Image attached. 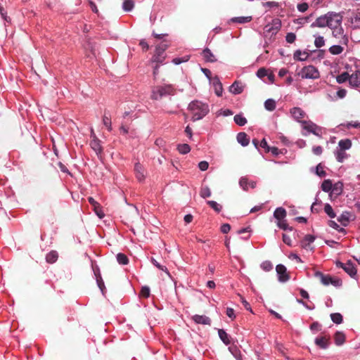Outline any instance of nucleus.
<instances>
[{"instance_id": "obj_1", "label": "nucleus", "mask_w": 360, "mask_h": 360, "mask_svg": "<svg viewBox=\"0 0 360 360\" xmlns=\"http://www.w3.org/2000/svg\"><path fill=\"white\" fill-rule=\"evenodd\" d=\"M188 109L193 113V121L202 119L209 112L208 105L198 101H192L188 105Z\"/></svg>"}, {"instance_id": "obj_2", "label": "nucleus", "mask_w": 360, "mask_h": 360, "mask_svg": "<svg viewBox=\"0 0 360 360\" xmlns=\"http://www.w3.org/2000/svg\"><path fill=\"white\" fill-rule=\"evenodd\" d=\"M174 94L175 89L172 85H158L152 88L150 98L153 100H160L167 96H172Z\"/></svg>"}, {"instance_id": "obj_3", "label": "nucleus", "mask_w": 360, "mask_h": 360, "mask_svg": "<svg viewBox=\"0 0 360 360\" xmlns=\"http://www.w3.org/2000/svg\"><path fill=\"white\" fill-rule=\"evenodd\" d=\"M314 276L319 278L321 283L324 285L331 284L335 287H339L342 285V281L340 279L332 277L329 274H324L319 271H315Z\"/></svg>"}, {"instance_id": "obj_4", "label": "nucleus", "mask_w": 360, "mask_h": 360, "mask_svg": "<svg viewBox=\"0 0 360 360\" xmlns=\"http://www.w3.org/2000/svg\"><path fill=\"white\" fill-rule=\"evenodd\" d=\"M300 75H301L302 78L305 79H317L319 77V72L313 65H308L306 67H304Z\"/></svg>"}, {"instance_id": "obj_5", "label": "nucleus", "mask_w": 360, "mask_h": 360, "mask_svg": "<svg viewBox=\"0 0 360 360\" xmlns=\"http://www.w3.org/2000/svg\"><path fill=\"white\" fill-rule=\"evenodd\" d=\"M328 25L327 27L331 30L341 25L342 17L338 14L328 13Z\"/></svg>"}, {"instance_id": "obj_6", "label": "nucleus", "mask_w": 360, "mask_h": 360, "mask_svg": "<svg viewBox=\"0 0 360 360\" xmlns=\"http://www.w3.org/2000/svg\"><path fill=\"white\" fill-rule=\"evenodd\" d=\"M277 274H278V280L281 282H285L290 279V276L287 273L286 267L283 264H278L276 267Z\"/></svg>"}, {"instance_id": "obj_7", "label": "nucleus", "mask_w": 360, "mask_h": 360, "mask_svg": "<svg viewBox=\"0 0 360 360\" xmlns=\"http://www.w3.org/2000/svg\"><path fill=\"white\" fill-rule=\"evenodd\" d=\"M349 84L353 88L360 87V71L356 70L349 75Z\"/></svg>"}, {"instance_id": "obj_8", "label": "nucleus", "mask_w": 360, "mask_h": 360, "mask_svg": "<svg viewBox=\"0 0 360 360\" xmlns=\"http://www.w3.org/2000/svg\"><path fill=\"white\" fill-rule=\"evenodd\" d=\"M292 117L299 122L302 123V119L305 117L306 113L300 108L295 107L290 110Z\"/></svg>"}, {"instance_id": "obj_9", "label": "nucleus", "mask_w": 360, "mask_h": 360, "mask_svg": "<svg viewBox=\"0 0 360 360\" xmlns=\"http://www.w3.org/2000/svg\"><path fill=\"white\" fill-rule=\"evenodd\" d=\"M90 146L96 152L97 155H100L103 153V147L101 145V141L96 136H94V139H91Z\"/></svg>"}, {"instance_id": "obj_10", "label": "nucleus", "mask_w": 360, "mask_h": 360, "mask_svg": "<svg viewBox=\"0 0 360 360\" xmlns=\"http://www.w3.org/2000/svg\"><path fill=\"white\" fill-rule=\"evenodd\" d=\"M88 201L94 207V211L98 215V217L100 219H102L105 214L101 210L100 204L98 202H96L92 197L88 198Z\"/></svg>"}, {"instance_id": "obj_11", "label": "nucleus", "mask_w": 360, "mask_h": 360, "mask_svg": "<svg viewBox=\"0 0 360 360\" xmlns=\"http://www.w3.org/2000/svg\"><path fill=\"white\" fill-rule=\"evenodd\" d=\"M328 13L318 18L314 22L311 24V27H324L328 25Z\"/></svg>"}, {"instance_id": "obj_12", "label": "nucleus", "mask_w": 360, "mask_h": 360, "mask_svg": "<svg viewBox=\"0 0 360 360\" xmlns=\"http://www.w3.org/2000/svg\"><path fill=\"white\" fill-rule=\"evenodd\" d=\"M168 45L166 43H161L156 46V53L154 60L157 63L162 61L161 54L167 49Z\"/></svg>"}, {"instance_id": "obj_13", "label": "nucleus", "mask_w": 360, "mask_h": 360, "mask_svg": "<svg viewBox=\"0 0 360 360\" xmlns=\"http://www.w3.org/2000/svg\"><path fill=\"white\" fill-rule=\"evenodd\" d=\"M315 344L321 349H326L330 344V338L326 336L316 338Z\"/></svg>"}, {"instance_id": "obj_14", "label": "nucleus", "mask_w": 360, "mask_h": 360, "mask_svg": "<svg viewBox=\"0 0 360 360\" xmlns=\"http://www.w3.org/2000/svg\"><path fill=\"white\" fill-rule=\"evenodd\" d=\"M344 270L347 272L352 278H354L356 275V269L354 264L351 261H348L345 265H344Z\"/></svg>"}, {"instance_id": "obj_15", "label": "nucleus", "mask_w": 360, "mask_h": 360, "mask_svg": "<svg viewBox=\"0 0 360 360\" xmlns=\"http://www.w3.org/2000/svg\"><path fill=\"white\" fill-rule=\"evenodd\" d=\"M134 172H135L136 177L139 181L144 180V179H145L144 169L143 168L142 165L139 162H137L135 164Z\"/></svg>"}, {"instance_id": "obj_16", "label": "nucleus", "mask_w": 360, "mask_h": 360, "mask_svg": "<svg viewBox=\"0 0 360 360\" xmlns=\"http://www.w3.org/2000/svg\"><path fill=\"white\" fill-rule=\"evenodd\" d=\"M239 184L244 191H248L249 186L252 188L256 186L255 181H249L246 177H241L239 181Z\"/></svg>"}, {"instance_id": "obj_17", "label": "nucleus", "mask_w": 360, "mask_h": 360, "mask_svg": "<svg viewBox=\"0 0 360 360\" xmlns=\"http://www.w3.org/2000/svg\"><path fill=\"white\" fill-rule=\"evenodd\" d=\"M193 320L198 324L210 325L211 319L204 315H195L193 316Z\"/></svg>"}, {"instance_id": "obj_18", "label": "nucleus", "mask_w": 360, "mask_h": 360, "mask_svg": "<svg viewBox=\"0 0 360 360\" xmlns=\"http://www.w3.org/2000/svg\"><path fill=\"white\" fill-rule=\"evenodd\" d=\"M352 215L349 212H343L342 214L338 218V221L343 226H347Z\"/></svg>"}, {"instance_id": "obj_19", "label": "nucleus", "mask_w": 360, "mask_h": 360, "mask_svg": "<svg viewBox=\"0 0 360 360\" xmlns=\"http://www.w3.org/2000/svg\"><path fill=\"white\" fill-rule=\"evenodd\" d=\"M213 79H214L213 85L214 87L215 94L218 96H221L222 95V91H223L222 84L219 81V77L217 76Z\"/></svg>"}, {"instance_id": "obj_20", "label": "nucleus", "mask_w": 360, "mask_h": 360, "mask_svg": "<svg viewBox=\"0 0 360 360\" xmlns=\"http://www.w3.org/2000/svg\"><path fill=\"white\" fill-rule=\"evenodd\" d=\"M237 141L243 146H247L249 144L250 139L245 132H240L237 135Z\"/></svg>"}, {"instance_id": "obj_21", "label": "nucleus", "mask_w": 360, "mask_h": 360, "mask_svg": "<svg viewBox=\"0 0 360 360\" xmlns=\"http://www.w3.org/2000/svg\"><path fill=\"white\" fill-rule=\"evenodd\" d=\"M202 55L205 60L207 62L214 63L217 61V58H215L214 55L208 48H206L203 50Z\"/></svg>"}, {"instance_id": "obj_22", "label": "nucleus", "mask_w": 360, "mask_h": 360, "mask_svg": "<svg viewBox=\"0 0 360 360\" xmlns=\"http://www.w3.org/2000/svg\"><path fill=\"white\" fill-rule=\"evenodd\" d=\"M243 88L240 83L235 81L233 84L230 86V91L233 94H240L243 92Z\"/></svg>"}, {"instance_id": "obj_23", "label": "nucleus", "mask_w": 360, "mask_h": 360, "mask_svg": "<svg viewBox=\"0 0 360 360\" xmlns=\"http://www.w3.org/2000/svg\"><path fill=\"white\" fill-rule=\"evenodd\" d=\"M58 258V254L56 250H51L46 255V261L49 264L55 263Z\"/></svg>"}, {"instance_id": "obj_24", "label": "nucleus", "mask_w": 360, "mask_h": 360, "mask_svg": "<svg viewBox=\"0 0 360 360\" xmlns=\"http://www.w3.org/2000/svg\"><path fill=\"white\" fill-rule=\"evenodd\" d=\"M219 337L221 340V341L226 345H229L231 344V340L229 339V335L226 333V332L224 329L218 330Z\"/></svg>"}, {"instance_id": "obj_25", "label": "nucleus", "mask_w": 360, "mask_h": 360, "mask_svg": "<svg viewBox=\"0 0 360 360\" xmlns=\"http://www.w3.org/2000/svg\"><path fill=\"white\" fill-rule=\"evenodd\" d=\"M274 217L279 221H281L286 216V211L283 207H278L274 213Z\"/></svg>"}, {"instance_id": "obj_26", "label": "nucleus", "mask_w": 360, "mask_h": 360, "mask_svg": "<svg viewBox=\"0 0 360 360\" xmlns=\"http://www.w3.org/2000/svg\"><path fill=\"white\" fill-rule=\"evenodd\" d=\"M334 340L337 345H342L345 341V335L343 333L338 331L334 335Z\"/></svg>"}, {"instance_id": "obj_27", "label": "nucleus", "mask_w": 360, "mask_h": 360, "mask_svg": "<svg viewBox=\"0 0 360 360\" xmlns=\"http://www.w3.org/2000/svg\"><path fill=\"white\" fill-rule=\"evenodd\" d=\"M314 240L315 237L314 236L310 234L306 235L302 241V247L307 248L309 245L314 241Z\"/></svg>"}, {"instance_id": "obj_28", "label": "nucleus", "mask_w": 360, "mask_h": 360, "mask_svg": "<svg viewBox=\"0 0 360 360\" xmlns=\"http://www.w3.org/2000/svg\"><path fill=\"white\" fill-rule=\"evenodd\" d=\"M308 57H309L308 53L302 52L300 50L296 51L294 53V58L297 60L304 61V60H307Z\"/></svg>"}, {"instance_id": "obj_29", "label": "nucleus", "mask_w": 360, "mask_h": 360, "mask_svg": "<svg viewBox=\"0 0 360 360\" xmlns=\"http://www.w3.org/2000/svg\"><path fill=\"white\" fill-rule=\"evenodd\" d=\"M340 149V150H347V149H349L352 146V142L349 139H342V140H340L339 141V143H338Z\"/></svg>"}, {"instance_id": "obj_30", "label": "nucleus", "mask_w": 360, "mask_h": 360, "mask_svg": "<svg viewBox=\"0 0 360 360\" xmlns=\"http://www.w3.org/2000/svg\"><path fill=\"white\" fill-rule=\"evenodd\" d=\"M276 107V101L272 98H269L264 102V108L269 111L274 110Z\"/></svg>"}, {"instance_id": "obj_31", "label": "nucleus", "mask_w": 360, "mask_h": 360, "mask_svg": "<svg viewBox=\"0 0 360 360\" xmlns=\"http://www.w3.org/2000/svg\"><path fill=\"white\" fill-rule=\"evenodd\" d=\"M252 20V16H246V17H236L231 19V21L233 22H238L240 24L249 22Z\"/></svg>"}, {"instance_id": "obj_32", "label": "nucleus", "mask_w": 360, "mask_h": 360, "mask_svg": "<svg viewBox=\"0 0 360 360\" xmlns=\"http://www.w3.org/2000/svg\"><path fill=\"white\" fill-rule=\"evenodd\" d=\"M177 150L181 154H187L191 150V147L187 143L179 144L177 146Z\"/></svg>"}, {"instance_id": "obj_33", "label": "nucleus", "mask_w": 360, "mask_h": 360, "mask_svg": "<svg viewBox=\"0 0 360 360\" xmlns=\"http://www.w3.org/2000/svg\"><path fill=\"white\" fill-rule=\"evenodd\" d=\"M344 50V48L340 45H333L329 48V52L333 55H339Z\"/></svg>"}, {"instance_id": "obj_34", "label": "nucleus", "mask_w": 360, "mask_h": 360, "mask_svg": "<svg viewBox=\"0 0 360 360\" xmlns=\"http://www.w3.org/2000/svg\"><path fill=\"white\" fill-rule=\"evenodd\" d=\"M333 188L331 180L326 179L321 184V189L325 192H329Z\"/></svg>"}, {"instance_id": "obj_35", "label": "nucleus", "mask_w": 360, "mask_h": 360, "mask_svg": "<svg viewBox=\"0 0 360 360\" xmlns=\"http://www.w3.org/2000/svg\"><path fill=\"white\" fill-rule=\"evenodd\" d=\"M116 257L120 264L126 265L129 263V259L127 256L123 253H118Z\"/></svg>"}, {"instance_id": "obj_36", "label": "nucleus", "mask_w": 360, "mask_h": 360, "mask_svg": "<svg viewBox=\"0 0 360 360\" xmlns=\"http://www.w3.org/2000/svg\"><path fill=\"white\" fill-rule=\"evenodd\" d=\"M134 7V2L133 0H125L123 2L122 8L125 11H131Z\"/></svg>"}, {"instance_id": "obj_37", "label": "nucleus", "mask_w": 360, "mask_h": 360, "mask_svg": "<svg viewBox=\"0 0 360 360\" xmlns=\"http://www.w3.org/2000/svg\"><path fill=\"white\" fill-rule=\"evenodd\" d=\"M349 73L347 72H345L337 76L336 81L338 84H342V83L345 82L347 80L349 81Z\"/></svg>"}, {"instance_id": "obj_38", "label": "nucleus", "mask_w": 360, "mask_h": 360, "mask_svg": "<svg viewBox=\"0 0 360 360\" xmlns=\"http://www.w3.org/2000/svg\"><path fill=\"white\" fill-rule=\"evenodd\" d=\"M234 122L239 126H244L247 123V120L241 115H236Z\"/></svg>"}, {"instance_id": "obj_39", "label": "nucleus", "mask_w": 360, "mask_h": 360, "mask_svg": "<svg viewBox=\"0 0 360 360\" xmlns=\"http://www.w3.org/2000/svg\"><path fill=\"white\" fill-rule=\"evenodd\" d=\"M151 262L154 266H155L158 269H159L161 271H165L168 276H170L169 272L167 269V268L165 266L161 265L156 259H155L153 257L151 258Z\"/></svg>"}, {"instance_id": "obj_40", "label": "nucleus", "mask_w": 360, "mask_h": 360, "mask_svg": "<svg viewBox=\"0 0 360 360\" xmlns=\"http://www.w3.org/2000/svg\"><path fill=\"white\" fill-rule=\"evenodd\" d=\"M324 211L330 218H335L336 217V214L330 204L327 203L324 205Z\"/></svg>"}, {"instance_id": "obj_41", "label": "nucleus", "mask_w": 360, "mask_h": 360, "mask_svg": "<svg viewBox=\"0 0 360 360\" xmlns=\"http://www.w3.org/2000/svg\"><path fill=\"white\" fill-rule=\"evenodd\" d=\"M328 226L330 227L333 228L334 229L337 230L340 233H346V231L344 228L340 227V226L334 221L330 220L328 221Z\"/></svg>"}, {"instance_id": "obj_42", "label": "nucleus", "mask_w": 360, "mask_h": 360, "mask_svg": "<svg viewBox=\"0 0 360 360\" xmlns=\"http://www.w3.org/2000/svg\"><path fill=\"white\" fill-rule=\"evenodd\" d=\"M331 320L336 324H340L342 322L343 318L340 313H333L330 314Z\"/></svg>"}, {"instance_id": "obj_43", "label": "nucleus", "mask_w": 360, "mask_h": 360, "mask_svg": "<svg viewBox=\"0 0 360 360\" xmlns=\"http://www.w3.org/2000/svg\"><path fill=\"white\" fill-rule=\"evenodd\" d=\"M103 123L107 127L108 131H111L112 130L111 118H110V116H108L106 115V112H105V114L103 115Z\"/></svg>"}, {"instance_id": "obj_44", "label": "nucleus", "mask_w": 360, "mask_h": 360, "mask_svg": "<svg viewBox=\"0 0 360 360\" xmlns=\"http://www.w3.org/2000/svg\"><path fill=\"white\" fill-rule=\"evenodd\" d=\"M96 283L98 284V288L101 290L103 295H104L105 291V287L101 274H98V276H97Z\"/></svg>"}, {"instance_id": "obj_45", "label": "nucleus", "mask_w": 360, "mask_h": 360, "mask_svg": "<svg viewBox=\"0 0 360 360\" xmlns=\"http://www.w3.org/2000/svg\"><path fill=\"white\" fill-rule=\"evenodd\" d=\"M302 126H303V129H304L305 130H307L309 132L312 131L313 129H318V127L315 124H314L312 122H307L305 121H304L302 122Z\"/></svg>"}, {"instance_id": "obj_46", "label": "nucleus", "mask_w": 360, "mask_h": 360, "mask_svg": "<svg viewBox=\"0 0 360 360\" xmlns=\"http://www.w3.org/2000/svg\"><path fill=\"white\" fill-rule=\"evenodd\" d=\"M200 195L202 198H206L211 195V191L209 187L205 186L201 188Z\"/></svg>"}, {"instance_id": "obj_47", "label": "nucleus", "mask_w": 360, "mask_h": 360, "mask_svg": "<svg viewBox=\"0 0 360 360\" xmlns=\"http://www.w3.org/2000/svg\"><path fill=\"white\" fill-rule=\"evenodd\" d=\"M207 203L217 212H220L221 210V206L214 200H208Z\"/></svg>"}, {"instance_id": "obj_48", "label": "nucleus", "mask_w": 360, "mask_h": 360, "mask_svg": "<svg viewBox=\"0 0 360 360\" xmlns=\"http://www.w3.org/2000/svg\"><path fill=\"white\" fill-rule=\"evenodd\" d=\"M344 30L341 25L335 28L332 29L333 36L335 37H340L343 34Z\"/></svg>"}, {"instance_id": "obj_49", "label": "nucleus", "mask_w": 360, "mask_h": 360, "mask_svg": "<svg viewBox=\"0 0 360 360\" xmlns=\"http://www.w3.org/2000/svg\"><path fill=\"white\" fill-rule=\"evenodd\" d=\"M347 157L345 150H339L336 153V159L338 162H342Z\"/></svg>"}, {"instance_id": "obj_50", "label": "nucleus", "mask_w": 360, "mask_h": 360, "mask_svg": "<svg viewBox=\"0 0 360 360\" xmlns=\"http://www.w3.org/2000/svg\"><path fill=\"white\" fill-rule=\"evenodd\" d=\"M277 225L280 229H283L285 231H286V230L292 231V227L289 226L285 221H283V220L279 221H278Z\"/></svg>"}, {"instance_id": "obj_51", "label": "nucleus", "mask_w": 360, "mask_h": 360, "mask_svg": "<svg viewBox=\"0 0 360 360\" xmlns=\"http://www.w3.org/2000/svg\"><path fill=\"white\" fill-rule=\"evenodd\" d=\"M261 268L265 271H269L273 269V265L269 261H265L261 264Z\"/></svg>"}, {"instance_id": "obj_52", "label": "nucleus", "mask_w": 360, "mask_h": 360, "mask_svg": "<svg viewBox=\"0 0 360 360\" xmlns=\"http://www.w3.org/2000/svg\"><path fill=\"white\" fill-rule=\"evenodd\" d=\"M316 173L318 176L321 177H324L326 175V172L324 171L323 167L321 164H319L316 168Z\"/></svg>"}, {"instance_id": "obj_53", "label": "nucleus", "mask_w": 360, "mask_h": 360, "mask_svg": "<svg viewBox=\"0 0 360 360\" xmlns=\"http://www.w3.org/2000/svg\"><path fill=\"white\" fill-rule=\"evenodd\" d=\"M324 44L325 40L323 37L319 36L315 39L314 45L316 46V47L321 48L323 46Z\"/></svg>"}, {"instance_id": "obj_54", "label": "nucleus", "mask_w": 360, "mask_h": 360, "mask_svg": "<svg viewBox=\"0 0 360 360\" xmlns=\"http://www.w3.org/2000/svg\"><path fill=\"white\" fill-rule=\"evenodd\" d=\"M342 184H339V183L335 184L333 188H332V193H335V195H340L342 193Z\"/></svg>"}, {"instance_id": "obj_55", "label": "nucleus", "mask_w": 360, "mask_h": 360, "mask_svg": "<svg viewBox=\"0 0 360 360\" xmlns=\"http://www.w3.org/2000/svg\"><path fill=\"white\" fill-rule=\"evenodd\" d=\"M140 295L143 297L147 298L150 296V289L147 286H144L141 288Z\"/></svg>"}, {"instance_id": "obj_56", "label": "nucleus", "mask_w": 360, "mask_h": 360, "mask_svg": "<svg viewBox=\"0 0 360 360\" xmlns=\"http://www.w3.org/2000/svg\"><path fill=\"white\" fill-rule=\"evenodd\" d=\"M296 39V35L295 34L292 32L288 33L285 37V40L288 43L292 44L295 41Z\"/></svg>"}, {"instance_id": "obj_57", "label": "nucleus", "mask_w": 360, "mask_h": 360, "mask_svg": "<svg viewBox=\"0 0 360 360\" xmlns=\"http://www.w3.org/2000/svg\"><path fill=\"white\" fill-rule=\"evenodd\" d=\"M209 164L207 161H201L198 164V167L201 171H206L208 169Z\"/></svg>"}, {"instance_id": "obj_58", "label": "nucleus", "mask_w": 360, "mask_h": 360, "mask_svg": "<svg viewBox=\"0 0 360 360\" xmlns=\"http://www.w3.org/2000/svg\"><path fill=\"white\" fill-rule=\"evenodd\" d=\"M297 7L299 11L305 12L306 11H307L309 6L307 3H302L299 4Z\"/></svg>"}, {"instance_id": "obj_59", "label": "nucleus", "mask_w": 360, "mask_h": 360, "mask_svg": "<svg viewBox=\"0 0 360 360\" xmlns=\"http://www.w3.org/2000/svg\"><path fill=\"white\" fill-rule=\"evenodd\" d=\"M226 314L232 320H233L236 318V316H235V314H234V310L232 308L228 307L226 309Z\"/></svg>"}, {"instance_id": "obj_60", "label": "nucleus", "mask_w": 360, "mask_h": 360, "mask_svg": "<svg viewBox=\"0 0 360 360\" xmlns=\"http://www.w3.org/2000/svg\"><path fill=\"white\" fill-rule=\"evenodd\" d=\"M283 241L284 243H285L288 246H291L292 245V243H291L292 241H291V239H290V236H288L285 233L283 234Z\"/></svg>"}, {"instance_id": "obj_61", "label": "nucleus", "mask_w": 360, "mask_h": 360, "mask_svg": "<svg viewBox=\"0 0 360 360\" xmlns=\"http://www.w3.org/2000/svg\"><path fill=\"white\" fill-rule=\"evenodd\" d=\"M230 230H231V226L229 224H224L221 226V231L223 233H227L230 231Z\"/></svg>"}, {"instance_id": "obj_62", "label": "nucleus", "mask_w": 360, "mask_h": 360, "mask_svg": "<svg viewBox=\"0 0 360 360\" xmlns=\"http://www.w3.org/2000/svg\"><path fill=\"white\" fill-rule=\"evenodd\" d=\"M348 127L360 128V122L359 121H350L347 124Z\"/></svg>"}, {"instance_id": "obj_63", "label": "nucleus", "mask_w": 360, "mask_h": 360, "mask_svg": "<svg viewBox=\"0 0 360 360\" xmlns=\"http://www.w3.org/2000/svg\"><path fill=\"white\" fill-rule=\"evenodd\" d=\"M321 325L318 322H314L310 326V329L311 330L319 331L321 330Z\"/></svg>"}, {"instance_id": "obj_64", "label": "nucleus", "mask_w": 360, "mask_h": 360, "mask_svg": "<svg viewBox=\"0 0 360 360\" xmlns=\"http://www.w3.org/2000/svg\"><path fill=\"white\" fill-rule=\"evenodd\" d=\"M312 151L313 153L316 155H321L322 152H323V148L321 146H314L312 148Z\"/></svg>"}]
</instances>
